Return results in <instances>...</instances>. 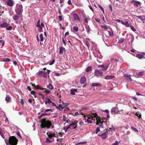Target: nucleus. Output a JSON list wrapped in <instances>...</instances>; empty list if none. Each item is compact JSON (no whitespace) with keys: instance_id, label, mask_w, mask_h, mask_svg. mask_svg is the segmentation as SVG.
I'll return each mask as SVG.
<instances>
[{"instance_id":"obj_44","label":"nucleus","mask_w":145,"mask_h":145,"mask_svg":"<svg viewBox=\"0 0 145 145\" xmlns=\"http://www.w3.org/2000/svg\"><path fill=\"white\" fill-rule=\"evenodd\" d=\"M117 109V108L116 107H115L114 108H113L112 109L111 112H115V111Z\"/></svg>"},{"instance_id":"obj_7","label":"nucleus","mask_w":145,"mask_h":145,"mask_svg":"<svg viewBox=\"0 0 145 145\" xmlns=\"http://www.w3.org/2000/svg\"><path fill=\"white\" fill-rule=\"evenodd\" d=\"M131 2V3H133L135 5H136L137 7H138V5L140 6L141 5V3L140 2L135 0H132Z\"/></svg>"},{"instance_id":"obj_9","label":"nucleus","mask_w":145,"mask_h":145,"mask_svg":"<svg viewBox=\"0 0 145 145\" xmlns=\"http://www.w3.org/2000/svg\"><path fill=\"white\" fill-rule=\"evenodd\" d=\"M20 15L17 14L14 15L13 16V20L15 21L18 20L20 18Z\"/></svg>"},{"instance_id":"obj_53","label":"nucleus","mask_w":145,"mask_h":145,"mask_svg":"<svg viewBox=\"0 0 145 145\" xmlns=\"http://www.w3.org/2000/svg\"><path fill=\"white\" fill-rule=\"evenodd\" d=\"M100 131V129L99 127H97L96 128V131H95V133L97 134L98 132Z\"/></svg>"},{"instance_id":"obj_46","label":"nucleus","mask_w":145,"mask_h":145,"mask_svg":"<svg viewBox=\"0 0 145 145\" xmlns=\"http://www.w3.org/2000/svg\"><path fill=\"white\" fill-rule=\"evenodd\" d=\"M0 135H1V136L3 138H4V135H3V134L2 132L1 131V129L0 128Z\"/></svg>"},{"instance_id":"obj_34","label":"nucleus","mask_w":145,"mask_h":145,"mask_svg":"<svg viewBox=\"0 0 145 145\" xmlns=\"http://www.w3.org/2000/svg\"><path fill=\"white\" fill-rule=\"evenodd\" d=\"M56 137V134L55 133H52L51 136H50V137L49 136V138H52L54 137Z\"/></svg>"},{"instance_id":"obj_57","label":"nucleus","mask_w":145,"mask_h":145,"mask_svg":"<svg viewBox=\"0 0 145 145\" xmlns=\"http://www.w3.org/2000/svg\"><path fill=\"white\" fill-rule=\"evenodd\" d=\"M39 28V31L40 32H42V28L41 26H40V27H38Z\"/></svg>"},{"instance_id":"obj_19","label":"nucleus","mask_w":145,"mask_h":145,"mask_svg":"<svg viewBox=\"0 0 145 145\" xmlns=\"http://www.w3.org/2000/svg\"><path fill=\"white\" fill-rule=\"evenodd\" d=\"M115 77L114 76H110L109 75H107L105 77V79H112Z\"/></svg>"},{"instance_id":"obj_6","label":"nucleus","mask_w":145,"mask_h":145,"mask_svg":"<svg viewBox=\"0 0 145 145\" xmlns=\"http://www.w3.org/2000/svg\"><path fill=\"white\" fill-rule=\"evenodd\" d=\"M98 116L96 113H94L89 115L88 118H91L92 120L95 121V118L96 119V118Z\"/></svg>"},{"instance_id":"obj_62","label":"nucleus","mask_w":145,"mask_h":145,"mask_svg":"<svg viewBox=\"0 0 145 145\" xmlns=\"http://www.w3.org/2000/svg\"><path fill=\"white\" fill-rule=\"evenodd\" d=\"M68 3L69 5H72V3L71 2V0H69L68 1Z\"/></svg>"},{"instance_id":"obj_15","label":"nucleus","mask_w":145,"mask_h":145,"mask_svg":"<svg viewBox=\"0 0 145 145\" xmlns=\"http://www.w3.org/2000/svg\"><path fill=\"white\" fill-rule=\"evenodd\" d=\"M59 49V54H63L64 51H65V48L61 46L60 47Z\"/></svg>"},{"instance_id":"obj_29","label":"nucleus","mask_w":145,"mask_h":145,"mask_svg":"<svg viewBox=\"0 0 145 145\" xmlns=\"http://www.w3.org/2000/svg\"><path fill=\"white\" fill-rule=\"evenodd\" d=\"M87 143V142L86 141H83L79 142L76 144V145H79L80 144H85Z\"/></svg>"},{"instance_id":"obj_58","label":"nucleus","mask_w":145,"mask_h":145,"mask_svg":"<svg viewBox=\"0 0 145 145\" xmlns=\"http://www.w3.org/2000/svg\"><path fill=\"white\" fill-rule=\"evenodd\" d=\"M131 97L132 99H133L135 101H137L138 100L135 97L132 96Z\"/></svg>"},{"instance_id":"obj_42","label":"nucleus","mask_w":145,"mask_h":145,"mask_svg":"<svg viewBox=\"0 0 145 145\" xmlns=\"http://www.w3.org/2000/svg\"><path fill=\"white\" fill-rule=\"evenodd\" d=\"M12 27L11 26H8V27H7L6 28V29L7 30H12Z\"/></svg>"},{"instance_id":"obj_48","label":"nucleus","mask_w":145,"mask_h":145,"mask_svg":"<svg viewBox=\"0 0 145 145\" xmlns=\"http://www.w3.org/2000/svg\"><path fill=\"white\" fill-rule=\"evenodd\" d=\"M52 133L51 132H47L46 133L47 135L48 136V137L49 138V136L50 137V136H51V135L52 134Z\"/></svg>"},{"instance_id":"obj_16","label":"nucleus","mask_w":145,"mask_h":145,"mask_svg":"<svg viewBox=\"0 0 145 145\" xmlns=\"http://www.w3.org/2000/svg\"><path fill=\"white\" fill-rule=\"evenodd\" d=\"M121 23L122 24L125 25L126 27H129L131 25L127 21H126L125 22H121Z\"/></svg>"},{"instance_id":"obj_22","label":"nucleus","mask_w":145,"mask_h":145,"mask_svg":"<svg viewBox=\"0 0 145 145\" xmlns=\"http://www.w3.org/2000/svg\"><path fill=\"white\" fill-rule=\"evenodd\" d=\"M74 20H79V18L78 15L75 14L74 15Z\"/></svg>"},{"instance_id":"obj_31","label":"nucleus","mask_w":145,"mask_h":145,"mask_svg":"<svg viewBox=\"0 0 145 145\" xmlns=\"http://www.w3.org/2000/svg\"><path fill=\"white\" fill-rule=\"evenodd\" d=\"M47 101H46L45 102V104H46L47 103H52V101L49 98H47Z\"/></svg>"},{"instance_id":"obj_28","label":"nucleus","mask_w":145,"mask_h":145,"mask_svg":"<svg viewBox=\"0 0 145 145\" xmlns=\"http://www.w3.org/2000/svg\"><path fill=\"white\" fill-rule=\"evenodd\" d=\"M64 108V107L62 106V105L61 104L59 105L58 107H57V108L59 109L60 110H63Z\"/></svg>"},{"instance_id":"obj_24","label":"nucleus","mask_w":145,"mask_h":145,"mask_svg":"<svg viewBox=\"0 0 145 145\" xmlns=\"http://www.w3.org/2000/svg\"><path fill=\"white\" fill-rule=\"evenodd\" d=\"M36 89H45L44 88H43L42 87L40 86L39 85H37L36 86V88H35Z\"/></svg>"},{"instance_id":"obj_37","label":"nucleus","mask_w":145,"mask_h":145,"mask_svg":"<svg viewBox=\"0 0 145 145\" xmlns=\"http://www.w3.org/2000/svg\"><path fill=\"white\" fill-rule=\"evenodd\" d=\"M101 27L102 28L106 30L108 29V27H107L104 26V25H102L101 26Z\"/></svg>"},{"instance_id":"obj_56","label":"nucleus","mask_w":145,"mask_h":145,"mask_svg":"<svg viewBox=\"0 0 145 145\" xmlns=\"http://www.w3.org/2000/svg\"><path fill=\"white\" fill-rule=\"evenodd\" d=\"M16 134L18 136L21 138V139H22L21 135L19 132H17L16 133Z\"/></svg>"},{"instance_id":"obj_27","label":"nucleus","mask_w":145,"mask_h":145,"mask_svg":"<svg viewBox=\"0 0 145 145\" xmlns=\"http://www.w3.org/2000/svg\"><path fill=\"white\" fill-rule=\"evenodd\" d=\"M40 41L41 42H42L44 40V37H43V35L42 34H40Z\"/></svg>"},{"instance_id":"obj_1","label":"nucleus","mask_w":145,"mask_h":145,"mask_svg":"<svg viewBox=\"0 0 145 145\" xmlns=\"http://www.w3.org/2000/svg\"><path fill=\"white\" fill-rule=\"evenodd\" d=\"M52 123L50 120H46L45 118L42 119L41 121V126L42 128H47L48 129L50 128L52 126Z\"/></svg>"},{"instance_id":"obj_63","label":"nucleus","mask_w":145,"mask_h":145,"mask_svg":"<svg viewBox=\"0 0 145 145\" xmlns=\"http://www.w3.org/2000/svg\"><path fill=\"white\" fill-rule=\"evenodd\" d=\"M27 88L28 90H29V91H31V89L29 86H28L27 87Z\"/></svg>"},{"instance_id":"obj_51","label":"nucleus","mask_w":145,"mask_h":145,"mask_svg":"<svg viewBox=\"0 0 145 145\" xmlns=\"http://www.w3.org/2000/svg\"><path fill=\"white\" fill-rule=\"evenodd\" d=\"M102 122H107L106 119H105V118H103L102 119Z\"/></svg>"},{"instance_id":"obj_61","label":"nucleus","mask_w":145,"mask_h":145,"mask_svg":"<svg viewBox=\"0 0 145 145\" xmlns=\"http://www.w3.org/2000/svg\"><path fill=\"white\" fill-rule=\"evenodd\" d=\"M42 71H40L38 72V74L42 76Z\"/></svg>"},{"instance_id":"obj_21","label":"nucleus","mask_w":145,"mask_h":145,"mask_svg":"<svg viewBox=\"0 0 145 145\" xmlns=\"http://www.w3.org/2000/svg\"><path fill=\"white\" fill-rule=\"evenodd\" d=\"M77 91V89H71V93L72 95H75V92H76Z\"/></svg>"},{"instance_id":"obj_49","label":"nucleus","mask_w":145,"mask_h":145,"mask_svg":"<svg viewBox=\"0 0 145 145\" xmlns=\"http://www.w3.org/2000/svg\"><path fill=\"white\" fill-rule=\"evenodd\" d=\"M99 7L101 9L102 11L103 12H104V10L103 8L100 5H99Z\"/></svg>"},{"instance_id":"obj_8","label":"nucleus","mask_w":145,"mask_h":145,"mask_svg":"<svg viewBox=\"0 0 145 145\" xmlns=\"http://www.w3.org/2000/svg\"><path fill=\"white\" fill-rule=\"evenodd\" d=\"M107 131H106L105 133L102 134L101 135H99V136H101L103 139H105L108 137V135L107 134Z\"/></svg>"},{"instance_id":"obj_36","label":"nucleus","mask_w":145,"mask_h":145,"mask_svg":"<svg viewBox=\"0 0 145 145\" xmlns=\"http://www.w3.org/2000/svg\"><path fill=\"white\" fill-rule=\"evenodd\" d=\"M124 40V38H121L119 40L118 42L119 43H122V42H123Z\"/></svg>"},{"instance_id":"obj_11","label":"nucleus","mask_w":145,"mask_h":145,"mask_svg":"<svg viewBox=\"0 0 145 145\" xmlns=\"http://www.w3.org/2000/svg\"><path fill=\"white\" fill-rule=\"evenodd\" d=\"M13 2L12 0H7L6 3L9 6H12L13 5Z\"/></svg>"},{"instance_id":"obj_45","label":"nucleus","mask_w":145,"mask_h":145,"mask_svg":"<svg viewBox=\"0 0 145 145\" xmlns=\"http://www.w3.org/2000/svg\"><path fill=\"white\" fill-rule=\"evenodd\" d=\"M109 35L110 36H112L113 35V32H110V31H108Z\"/></svg>"},{"instance_id":"obj_64","label":"nucleus","mask_w":145,"mask_h":145,"mask_svg":"<svg viewBox=\"0 0 145 145\" xmlns=\"http://www.w3.org/2000/svg\"><path fill=\"white\" fill-rule=\"evenodd\" d=\"M31 91V93L33 95H34L35 94V93H36V92L35 91Z\"/></svg>"},{"instance_id":"obj_14","label":"nucleus","mask_w":145,"mask_h":145,"mask_svg":"<svg viewBox=\"0 0 145 145\" xmlns=\"http://www.w3.org/2000/svg\"><path fill=\"white\" fill-rule=\"evenodd\" d=\"M135 16L138 18L140 19L142 21H144V20H145V16H137V15H135Z\"/></svg>"},{"instance_id":"obj_54","label":"nucleus","mask_w":145,"mask_h":145,"mask_svg":"<svg viewBox=\"0 0 145 145\" xmlns=\"http://www.w3.org/2000/svg\"><path fill=\"white\" fill-rule=\"evenodd\" d=\"M107 67H105L104 66V67H103V69H102V70L104 71H105L107 69Z\"/></svg>"},{"instance_id":"obj_52","label":"nucleus","mask_w":145,"mask_h":145,"mask_svg":"<svg viewBox=\"0 0 145 145\" xmlns=\"http://www.w3.org/2000/svg\"><path fill=\"white\" fill-rule=\"evenodd\" d=\"M59 18V21H61L62 20V17L61 15H59L58 17Z\"/></svg>"},{"instance_id":"obj_40","label":"nucleus","mask_w":145,"mask_h":145,"mask_svg":"<svg viewBox=\"0 0 145 145\" xmlns=\"http://www.w3.org/2000/svg\"><path fill=\"white\" fill-rule=\"evenodd\" d=\"M87 117H88V119L87 120V122H88L90 123H92V121L91 120H90V119H91V118H88L89 116H87Z\"/></svg>"},{"instance_id":"obj_47","label":"nucleus","mask_w":145,"mask_h":145,"mask_svg":"<svg viewBox=\"0 0 145 145\" xmlns=\"http://www.w3.org/2000/svg\"><path fill=\"white\" fill-rule=\"evenodd\" d=\"M131 29L134 31H136V29L134 27L130 25V26Z\"/></svg>"},{"instance_id":"obj_26","label":"nucleus","mask_w":145,"mask_h":145,"mask_svg":"<svg viewBox=\"0 0 145 145\" xmlns=\"http://www.w3.org/2000/svg\"><path fill=\"white\" fill-rule=\"evenodd\" d=\"M92 70V67L91 66H88L86 69V72H89L90 71H91Z\"/></svg>"},{"instance_id":"obj_10","label":"nucleus","mask_w":145,"mask_h":145,"mask_svg":"<svg viewBox=\"0 0 145 145\" xmlns=\"http://www.w3.org/2000/svg\"><path fill=\"white\" fill-rule=\"evenodd\" d=\"M144 56H145V53L142 52L141 54H137L136 55V57L140 59L142 58H143V57Z\"/></svg>"},{"instance_id":"obj_38","label":"nucleus","mask_w":145,"mask_h":145,"mask_svg":"<svg viewBox=\"0 0 145 145\" xmlns=\"http://www.w3.org/2000/svg\"><path fill=\"white\" fill-rule=\"evenodd\" d=\"M45 142L48 143H50L52 142V141L51 140H49L48 138H46Z\"/></svg>"},{"instance_id":"obj_18","label":"nucleus","mask_w":145,"mask_h":145,"mask_svg":"<svg viewBox=\"0 0 145 145\" xmlns=\"http://www.w3.org/2000/svg\"><path fill=\"white\" fill-rule=\"evenodd\" d=\"M144 73V71H142L141 72H138L136 73V74L137 76L138 77L143 75Z\"/></svg>"},{"instance_id":"obj_39","label":"nucleus","mask_w":145,"mask_h":145,"mask_svg":"<svg viewBox=\"0 0 145 145\" xmlns=\"http://www.w3.org/2000/svg\"><path fill=\"white\" fill-rule=\"evenodd\" d=\"M48 111H50L51 112H52L53 111V110L52 109H47L45 110L44 111V112L46 113V112H48Z\"/></svg>"},{"instance_id":"obj_33","label":"nucleus","mask_w":145,"mask_h":145,"mask_svg":"<svg viewBox=\"0 0 145 145\" xmlns=\"http://www.w3.org/2000/svg\"><path fill=\"white\" fill-rule=\"evenodd\" d=\"M96 120L97 121L99 122V123L101 122V118L99 117V116H98V117H97L96 118Z\"/></svg>"},{"instance_id":"obj_43","label":"nucleus","mask_w":145,"mask_h":145,"mask_svg":"<svg viewBox=\"0 0 145 145\" xmlns=\"http://www.w3.org/2000/svg\"><path fill=\"white\" fill-rule=\"evenodd\" d=\"M135 115L138 117L139 118H141V115L139 113H138V112H137L135 114Z\"/></svg>"},{"instance_id":"obj_3","label":"nucleus","mask_w":145,"mask_h":145,"mask_svg":"<svg viewBox=\"0 0 145 145\" xmlns=\"http://www.w3.org/2000/svg\"><path fill=\"white\" fill-rule=\"evenodd\" d=\"M17 9L15 10V12L17 14L21 15L23 12V7L22 5L17 4L16 6Z\"/></svg>"},{"instance_id":"obj_60","label":"nucleus","mask_w":145,"mask_h":145,"mask_svg":"<svg viewBox=\"0 0 145 145\" xmlns=\"http://www.w3.org/2000/svg\"><path fill=\"white\" fill-rule=\"evenodd\" d=\"M45 89L46 90V94H47L48 93H50V91H51V90H50V89L48 90L46 89L45 88Z\"/></svg>"},{"instance_id":"obj_2","label":"nucleus","mask_w":145,"mask_h":145,"mask_svg":"<svg viewBox=\"0 0 145 145\" xmlns=\"http://www.w3.org/2000/svg\"><path fill=\"white\" fill-rule=\"evenodd\" d=\"M18 140L15 136L10 137L8 141V144L11 145H16L17 144Z\"/></svg>"},{"instance_id":"obj_50","label":"nucleus","mask_w":145,"mask_h":145,"mask_svg":"<svg viewBox=\"0 0 145 145\" xmlns=\"http://www.w3.org/2000/svg\"><path fill=\"white\" fill-rule=\"evenodd\" d=\"M55 61V60L54 59H53L52 61L49 63V65H51L53 64L54 63Z\"/></svg>"},{"instance_id":"obj_55","label":"nucleus","mask_w":145,"mask_h":145,"mask_svg":"<svg viewBox=\"0 0 145 145\" xmlns=\"http://www.w3.org/2000/svg\"><path fill=\"white\" fill-rule=\"evenodd\" d=\"M131 128L132 130H133L135 131H137V130L135 128L133 127H131Z\"/></svg>"},{"instance_id":"obj_4","label":"nucleus","mask_w":145,"mask_h":145,"mask_svg":"<svg viewBox=\"0 0 145 145\" xmlns=\"http://www.w3.org/2000/svg\"><path fill=\"white\" fill-rule=\"evenodd\" d=\"M72 123L70 124V126H74L73 127H72V129H76L77 128V125L78 121L77 120H75L74 121H72Z\"/></svg>"},{"instance_id":"obj_25","label":"nucleus","mask_w":145,"mask_h":145,"mask_svg":"<svg viewBox=\"0 0 145 145\" xmlns=\"http://www.w3.org/2000/svg\"><path fill=\"white\" fill-rule=\"evenodd\" d=\"M10 99H11L10 97L9 96H7L5 98V100L6 101L7 103H8V102H10Z\"/></svg>"},{"instance_id":"obj_23","label":"nucleus","mask_w":145,"mask_h":145,"mask_svg":"<svg viewBox=\"0 0 145 145\" xmlns=\"http://www.w3.org/2000/svg\"><path fill=\"white\" fill-rule=\"evenodd\" d=\"M47 87L49 89L51 90L53 89L54 88V87L51 84H49L48 85H47Z\"/></svg>"},{"instance_id":"obj_12","label":"nucleus","mask_w":145,"mask_h":145,"mask_svg":"<svg viewBox=\"0 0 145 145\" xmlns=\"http://www.w3.org/2000/svg\"><path fill=\"white\" fill-rule=\"evenodd\" d=\"M124 76L127 80H129L131 81H132L130 75H128L127 74H125L124 75Z\"/></svg>"},{"instance_id":"obj_30","label":"nucleus","mask_w":145,"mask_h":145,"mask_svg":"<svg viewBox=\"0 0 145 145\" xmlns=\"http://www.w3.org/2000/svg\"><path fill=\"white\" fill-rule=\"evenodd\" d=\"M47 76V73L45 71H42V76H43L44 78H46Z\"/></svg>"},{"instance_id":"obj_41","label":"nucleus","mask_w":145,"mask_h":145,"mask_svg":"<svg viewBox=\"0 0 145 145\" xmlns=\"http://www.w3.org/2000/svg\"><path fill=\"white\" fill-rule=\"evenodd\" d=\"M73 28L74 30L76 31H77L78 30V27L76 26L74 27Z\"/></svg>"},{"instance_id":"obj_17","label":"nucleus","mask_w":145,"mask_h":145,"mask_svg":"<svg viewBox=\"0 0 145 145\" xmlns=\"http://www.w3.org/2000/svg\"><path fill=\"white\" fill-rule=\"evenodd\" d=\"M101 84L99 83H92L91 84V86L92 87H94V86H99V87H101Z\"/></svg>"},{"instance_id":"obj_35","label":"nucleus","mask_w":145,"mask_h":145,"mask_svg":"<svg viewBox=\"0 0 145 145\" xmlns=\"http://www.w3.org/2000/svg\"><path fill=\"white\" fill-rule=\"evenodd\" d=\"M119 60L118 59H114V58H112L111 59V61L112 62H114V61H115L116 62H117Z\"/></svg>"},{"instance_id":"obj_13","label":"nucleus","mask_w":145,"mask_h":145,"mask_svg":"<svg viewBox=\"0 0 145 145\" xmlns=\"http://www.w3.org/2000/svg\"><path fill=\"white\" fill-rule=\"evenodd\" d=\"M86 81V78L85 76H82L81 78L80 82L81 84H84Z\"/></svg>"},{"instance_id":"obj_32","label":"nucleus","mask_w":145,"mask_h":145,"mask_svg":"<svg viewBox=\"0 0 145 145\" xmlns=\"http://www.w3.org/2000/svg\"><path fill=\"white\" fill-rule=\"evenodd\" d=\"M86 31L88 34H89L91 30L89 26L86 27Z\"/></svg>"},{"instance_id":"obj_20","label":"nucleus","mask_w":145,"mask_h":145,"mask_svg":"<svg viewBox=\"0 0 145 145\" xmlns=\"http://www.w3.org/2000/svg\"><path fill=\"white\" fill-rule=\"evenodd\" d=\"M0 26H1V27H6L7 26H8V24L7 23L5 22H4L3 23L1 24L0 25Z\"/></svg>"},{"instance_id":"obj_5","label":"nucleus","mask_w":145,"mask_h":145,"mask_svg":"<svg viewBox=\"0 0 145 145\" xmlns=\"http://www.w3.org/2000/svg\"><path fill=\"white\" fill-rule=\"evenodd\" d=\"M95 74L97 76L103 75L102 72L101 70H99L98 69H97L95 71Z\"/></svg>"},{"instance_id":"obj_59","label":"nucleus","mask_w":145,"mask_h":145,"mask_svg":"<svg viewBox=\"0 0 145 145\" xmlns=\"http://www.w3.org/2000/svg\"><path fill=\"white\" fill-rule=\"evenodd\" d=\"M99 125L101 128H103V122L99 123Z\"/></svg>"}]
</instances>
